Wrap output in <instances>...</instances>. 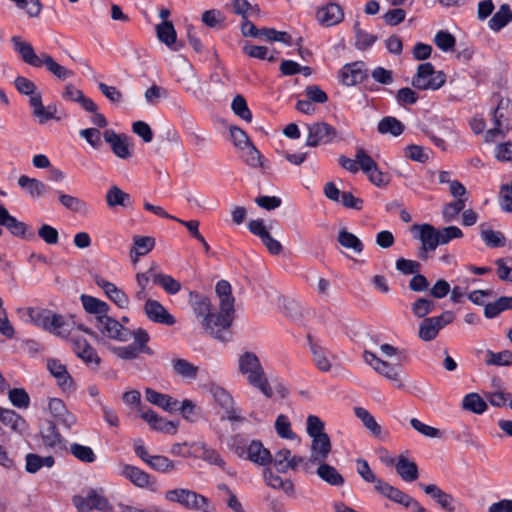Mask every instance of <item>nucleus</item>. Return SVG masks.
Wrapping results in <instances>:
<instances>
[{
	"instance_id": "1",
	"label": "nucleus",
	"mask_w": 512,
	"mask_h": 512,
	"mask_svg": "<svg viewBox=\"0 0 512 512\" xmlns=\"http://www.w3.org/2000/svg\"><path fill=\"white\" fill-rule=\"evenodd\" d=\"M238 368L241 374L247 376L249 385L258 389L267 398L273 396L264 368L255 353L247 351L241 354L238 359Z\"/></svg>"
},
{
	"instance_id": "2",
	"label": "nucleus",
	"mask_w": 512,
	"mask_h": 512,
	"mask_svg": "<svg viewBox=\"0 0 512 512\" xmlns=\"http://www.w3.org/2000/svg\"><path fill=\"white\" fill-rule=\"evenodd\" d=\"M14 84L19 93L30 95L29 103L33 109L32 114L38 119L40 124L55 118V113L57 110L56 107H45L43 105L41 93L36 92L37 87L34 82L26 77L18 76L16 77Z\"/></svg>"
},
{
	"instance_id": "3",
	"label": "nucleus",
	"mask_w": 512,
	"mask_h": 512,
	"mask_svg": "<svg viewBox=\"0 0 512 512\" xmlns=\"http://www.w3.org/2000/svg\"><path fill=\"white\" fill-rule=\"evenodd\" d=\"M492 120L494 127L485 134V141L494 142L498 137L504 138L512 129V101L509 98H500L497 107L493 110Z\"/></svg>"
},
{
	"instance_id": "4",
	"label": "nucleus",
	"mask_w": 512,
	"mask_h": 512,
	"mask_svg": "<svg viewBox=\"0 0 512 512\" xmlns=\"http://www.w3.org/2000/svg\"><path fill=\"white\" fill-rule=\"evenodd\" d=\"M234 311L211 312L207 318L201 320V325L206 333L213 338L226 342L231 337L230 327L234 320Z\"/></svg>"
},
{
	"instance_id": "5",
	"label": "nucleus",
	"mask_w": 512,
	"mask_h": 512,
	"mask_svg": "<svg viewBox=\"0 0 512 512\" xmlns=\"http://www.w3.org/2000/svg\"><path fill=\"white\" fill-rule=\"evenodd\" d=\"M165 499L180 504L189 510L210 512L209 500L207 497L189 489L176 488L166 491Z\"/></svg>"
},
{
	"instance_id": "6",
	"label": "nucleus",
	"mask_w": 512,
	"mask_h": 512,
	"mask_svg": "<svg viewBox=\"0 0 512 512\" xmlns=\"http://www.w3.org/2000/svg\"><path fill=\"white\" fill-rule=\"evenodd\" d=\"M446 82V75L442 71H435L430 62L418 66L411 84L418 90H438Z\"/></svg>"
},
{
	"instance_id": "7",
	"label": "nucleus",
	"mask_w": 512,
	"mask_h": 512,
	"mask_svg": "<svg viewBox=\"0 0 512 512\" xmlns=\"http://www.w3.org/2000/svg\"><path fill=\"white\" fill-rule=\"evenodd\" d=\"M338 138L335 127L327 122L319 121L307 125L306 146L318 147L333 143Z\"/></svg>"
},
{
	"instance_id": "8",
	"label": "nucleus",
	"mask_w": 512,
	"mask_h": 512,
	"mask_svg": "<svg viewBox=\"0 0 512 512\" xmlns=\"http://www.w3.org/2000/svg\"><path fill=\"white\" fill-rule=\"evenodd\" d=\"M454 318L455 316L451 311H444L439 316L424 318L419 324V338L425 342L434 340L439 331L452 323Z\"/></svg>"
},
{
	"instance_id": "9",
	"label": "nucleus",
	"mask_w": 512,
	"mask_h": 512,
	"mask_svg": "<svg viewBox=\"0 0 512 512\" xmlns=\"http://www.w3.org/2000/svg\"><path fill=\"white\" fill-rule=\"evenodd\" d=\"M410 231L415 238L421 241L422 247L418 256L425 260L427 252L434 251L439 245L438 229L431 224L425 223L412 225Z\"/></svg>"
},
{
	"instance_id": "10",
	"label": "nucleus",
	"mask_w": 512,
	"mask_h": 512,
	"mask_svg": "<svg viewBox=\"0 0 512 512\" xmlns=\"http://www.w3.org/2000/svg\"><path fill=\"white\" fill-rule=\"evenodd\" d=\"M72 502L79 512H90L93 509L99 511H108L112 509L109 501L103 495V490L90 489L87 495H76Z\"/></svg>"
},
{
	"instance_id": "11",
	"label": "nucleus",
	"mask_w": 512,
	"mask_h": 512,
	"mask_svg": "<svg viewBox=\"0 0 512 512\" xmlns=\"http://www.w3.org/2000/svg\"><path fill=\"white\" fill-rule=\"evenodd\" d=\"M99 332L107 338L126 342L132 337L131 330L124 327L121 322L110 317L108 314L94 322Z\"/></svg>"
},
{
	"instance_id": "12",
	"label": "nucleus",
	"mask_w": 512,
	"mask_h": 512,
	"mask_svg": "<svg viewBox=\"0 0 512 512\" xmlns=\"http://www.w3.org/2000/svg\"><path fill=\"white\" fill-rule=\"evenodd\" d=\"M363 358L364 361L370 365L377 373L384 376L389 381L396 383L398 388L403 387L399 373L400 365H393L387 361H384L370 351H364Z\"/></svg>"
},
{
	"instance_id": "13",
	"label": "nucleus",
	"mask_w": 512,
	"mask_h": 512,
	"mask_svg": "<svg viewBox=\"0 0 512 512\" xmlns=\"http://www.w3.org/2000/svg\"><path fill=\"white\" fill-rule=\"evenodd\" d=\"M11 43L14 51L25 64L34 68H41L42 53L37 54L31 43L18 35L11 37Z\"/></svg>"
},
{
	"instance_id": "14",
	"label": "nucleus",
	"mask_w": 512,
	"mask_h": 512,
	"mask_svg": "<svg viewBox=\"0 0 512 512\" xmlns=\"http://www.w3.org/2000/svg\"><path fill=\"white\" fill-rule=\"evenodd\" d=\"M248 229L252 234L260 238L263 245L272 255H278L281 253V243L271 236L270 232L265 227L263 220H251L248 223Z\"/></svg>"
},
{
	"instance_id": "15",
	"label": "nucleus",
	"mask_w": 512,
	"mask_h": 512,
	"mask_svg": "<svg viewBox=\"0 0 512 512\" xmlns=\"http://www.w3.org/2000/svg\"><path fill=\"white\" fill-rule=\"evenodd\" d=\"M0 225L5 227L12 235L21 238H32L34 233L24 222L10 215L8 210L0 204Z\"/></svg>"
},
{
	"instance_id": "16",
	"label": "nucleus",
	"mask_w": 512,
	"mask_h": 512,
	"mask_svg": "<svg viewBox=\"0 0 512 512\" xmlns=\"http://www.w3.org/2000/svg\"><path fill=\"white\" fill-rule=\"evenodd\" d=\"M144 312L147 318L155 323L171 326L176 322L174 316L159 301L154 299L146 300Z\"/></svg>"
},
{
	"instance_id": "17",
	"label": "nucleus",
	"mask_w": 512,
	"mask_h": 512,
	"mask_svg": "<svg viewBox=\"0 0 512 512\" xmlns=\"http://www.w3.org/2000/svg\"><path fill=\"white\" fill-rule=\"evenodd\" d=\"M93 278L95 284L101 288L105 295L119 308L125 309L129 306V298L123 290L119 289L115 284L99 275H94Z\"/></svg>"
},
{
	"instance_id": "18",
	"label": "nucleus",
	"mask_w": 512,
	"mask_h": 512,
	"mask_svg": "<svg viewBox=\"0 0 512 512\" xmlns=\"http://www.w3.org/2000/svg\"><path fill=\"white\" fill-rule=\"evenodd\" d=\"M104 140L110 145L112 152L120 159H128L132 156L129 148L128 137L108 129L103 133Z\"/></svg>"
},
{
	"instance_id": "19",
	"label": "nucleus",
	"mask_w": 512,
	"mask_h": 512,
	"mask_svg": "<svg viewBox=\"0 0 512 512\" xmlns=\"http://www.w3.org/2000/svg\"><path fill=\"white\" fill-rule=\"evenodd\" d=\"M40 436L42 443L49 449H62L65 447V441L60 434L56 424L52 420H47L40 427Z\"/></svg>"
},
{
	"instance_id": "20",
	"label": "nucleus",
	"mask_w": 512,
	"mask_h": 512,
	"mask_svg": "<svg viewBox=\"0 0 512 512\" xmlns=\"http://www.w3.org/2000/svg\"><path fill=\"white\" fill-rule=\"evenodd\" d=\"M316 18L321 25L331 27L343 20L344 12L340 5L330 2L317 10Z\"/></svg>"
},
{
	"instance_id": "21",
	"label": "nucleus",
	"mask_w": 512,
	"mask_h": 512,
	"mask_svg": "<svg viewBox=\"0 0 512 512\" xmlns=\"http://www.w3.org/2000/svg\"><path fill=\"white\" fill-rule=\"evenodd\" d=\"M332 449L331 440L328 434L311 438L310 458L308 462H324Z\"/></svg>"
},
{
	"instance_id": "22",
	"label": "nucleus",
	"mask_w": 512,
	"mask_h": 512,
	"mask_svg": "<svg viewBox=\"0 0 512 512\" xmlns=\"http://www.w3.org/2000/svg\"><path fill=\"white\" fill-rule=\"evenodd\" d=\"M48 409L57 422L67 429H70L77 421L75 415L67 410L64 402L59 398L50 399Z\"/></svg>"
},
{
	"instance_id": "23",
	"label": "nucleus",
	"mask_w": 512,
	"mask_h": 512,
	"mask_svg": "<svg viewBox=\"0 0 512 512\" xmlns=\"http://www.w3.org/2000/svg\"><path fill=\"white\" fill-rule=\"evenodd\" d=\"M365 64L362 61L353 62L343 66L340 72L341 82L346 86H353L366 78Z\"/></svg>"
},
{
	"instance_id": "24",
	"label": "nucleus",
	"mask_w": 512,
	"mask_h": 512,
	"mask_svg": "<svg viewBox=\"0 0 512 512\" xmlns=\"http://www.w3.org/2000/svg\"><path fill=\"white\" fill-rule=\"evenodd\" d=\"M375 490L382 496L406 508L409 507V504L413 499V497L385 481L377 482V485H375Z\"/></svg>"
},
{
	"instance_id": "25",
	"label": "nucleus",
	"mask_w": 512,
	"mask_h": 512,
	"mask_svg": "<svg viewBox=\"0 0 512 512\" xmlns=\"http://www.w3.org/2000/svg\"><path fill=\"white\" fill-rule=\"evenodd\" d=\"M0 421L19 435L27 433L29 429L27 421L14 410L0 407Z\"/></svg>"
},
{
	"instance_id": "26",
	"label": "nucleus",
	"mask_w": 512,
	"mask_h": 512,
	"mask_svg": "<svg viewBox=\"0 0 512 512\" xmlns=\"http://www.w3.org/2000/svg\"><path fill=\"white\" fill-rule=\"evenodd\" d=\"M47 368L63 390L73 388V379L67 371L66 365L62 364L59 360L49 359L47 361Z\"/></svg>"
},
{
	"instance_id": "27",
	"label": "nucleus",
	"mask_w": 512,
	"mask_h": 512,
	"mask_svg": "<svg viewBox=\"0 0 512 512\" xmlns=\"http://www.w3.org/2000/svg\"><path fill=\"white\" fill-rule=\"evenodd\" d=\"M145 396L148 402L162 408L167 412L171 413L178 411V401L168 394H163L151 388H146Z\"/></svg>"
},
{
	"instance_id": "28",
	"label": "nucleus",
	"mask_w": 512,
	"mask_h": 512,
	"mask_svg": "<svg viewBox=\"0 0 512 512\" xmlns=\"http://www.w3.org/2000/svg\"><path fill=\"white\" fill-rule=\"evenodd\" d=\"M423 491L437 501V503L445 510L454 512L455 507L453 506L454 498L451 494L444 492L435 484H419Z\"/></svg>"
},
{
	"instance_id": "29",
	"label": "nucleus",
	"mask_w": 512,
	"mask_h": 512,
	"mask_svg": "<svg viewBox=\"0 0 512 512\" xmlns=\"http://www.w3.org/2000/svg\"><path fill=\"white\" fill-rule=\"evenodd\" d=\"M395 469L397 474L405 482H413L418 479L419 471L417 464L409 460L403 454L399 455L395 463Z\"/></svg>"
},
{
	"instance_id": "30",
	"label": "nucleus",
	"mask_w": 512,
	"mask_h": 512,
	"mask_svg": "<svg viewBox=\"0 0 512 512\" xmlns=\"http://www.w3.org/2000/svg\"><path fill=\"white\" fill-rule=\"evenodd\" d=\"M246 459L262 466L272 463L270 451L264 448L263 444L257 440L251 441L248 445Z\"/></svg>"
},
{
	"instance_id": "31",
	"label": "nucleus",
	"mask_w": 512,
	"mask_h": 512,
	"mask_svg": "<svg viewBox=\"0 0 512 512\" xmlns=\"http://www.w3.org/2000/svg\"><path fill=\"white\" fill-rule=\"evenodd\" d=\"M18 185L22 189L26 190L32 198H41L49 191V186L44 182L36 178H30L26 175H21L18 178Z\"/></svg>"
},
{
	"instance_id": "32",
	"label": "nucleus",
	"mask_w": 512,
	"mask_h": 512,
	"mask_svg": "<svg viewBox=\"0 0 512 512\" xmlns=\"http://www.w3.org/2000/svg\"><path fill=\"white\" fill-rule=\"evenodd\" d=\"M189 303L193 309L196 317L201 321L204 318H207L208 315L212 312V304L210 299L202 294H199L195 291H191L189 293Z\"/></svg>"
},
{
	"instance_id": "33",
	"label": "nucleus",
	"mask_w": 512,
	"mask_h": 512,
	"mask_svg": "<svg viewBox=\"0 0 512 512\" xmlns=\"http://www.w3.org/2000/svg\"><path fill=\"white\" fill-rule=\"evenodd\" d=\"M158 40L174 51H178L176 44L177 33L171 21L165 20L156 26Z\"/></svg>"
},
{
	"instance_id": "34",
	"label": "nucleus",
	"mask_w": 512,
	"mask_h": 512,
	"mask_svg": "<svg viewBox=\"0 0 512 512\" xmlns=\"http://www.w3.org/2000/svg\"><path fill=\"white\" fill-rule=\"evenodd\" d=\"M216 295L219 298L221 311H234L235 298L232 295V288L228 281L220 280L215 286Z\"/></svg>"
},
{
	"instance_id": "35",
	"label": "nucleus",
	"mask_w": 512,
	"mask_h": 512,
	"mask_svg": "<svg viewBox=\"0 0 512 512\" xmlns=\"http://www.w3.org/2000/svg\"><path fill=\"white\" fill-rule=\"evenodd\" d=\"M80 299L85 311L89 314L95 315L94 322L108 314L110 310V307L106 302L93 296L83 294Z\"/></svg>"
},
{
	"instance_id": "36",
	"label": "nucleus",
	"mask_w": 512,
	"mask_h": 512,
	"mask_svg": "<svg viewBox=\"0 0 512 512\" xmlns=\"http://www.w3.org/2000/svg\"><path fill=\"white\" fill-rule=\"evenodd\" d=\"M120 474L140 488H144L149 484V474L136 466L125 464L122 466Z\"/></svg>"
},
{
	"instance_id": "37",
	"label": "nucleus",
	"mask_w": 512,
	"mask_h": 512,
	"mask_svg": "<svg viewBox=\"0 0 512 512\" xmlns=\"http://www.w3.org/2000/svg\"><path fill=\"white\" fill-rule=\"evenodd\" d=\"M55 464L53 456H40L35 453H28L25 456V470L30 474H35L41 468H51Z\"/></svg>"
},
{
	"instance_id": "38",
	"label": "nucleus",
	"mask_w": 512,
	"mask_h": 512,
	"mask_svg": "<svg viewBox=\"0 0 512 512\" xmlns=\"http://www.w3.org/2000/svg\"><path fill=\"white\" fill-rule=\"evenodd\" d=\"M133 242V246L130 249V255L134 262L138 261L139 256L149 253L155 246V239L149 236L136 235L133 237Z\"/></svg>"
},
{
	"instance_id": "39",
	"label": "nucleus",
	"mask_w": 512,
	"mask_h": 512,
	"mask_svg": "<svg viewBox=\"0 0 512 512\" xmlns=\"http://www.w3.org/2000/svg\"><path fill=\"white\" fill-rule=\"evenodd\" d=\"M43 66H45L51 74L60 80H66L74 76V72L72 70L60 65L52 58L51 55L45 52H42L41 67Z\"/></svg>"
},
{
	"instance_id": "40",
	"label": "nucleus",
	"mask_w": 512,
	"mask_h": 512,
	"mask_svg": "<svg viewBox=\"0 0 512 512\" xmlns=\"http://www.w3.org/2000/svg\"><path fill=\"white\" fill-rule=\"evenodd\" d=\"M106 203L110 208L116 206L130 207L132 205L131 196L120 189L118 186H111L106 193Z\"/></svg>"
},
{
	"instance_id": "41",
	"label": "nucleus",
	"mask_w": 512,
	"mask_h": 512,
	"mask_svg": "<svg viewBox=\"0 0 512 512\" xmlns=\"http://www.w3.org/2000/svg\"><path fill=\"white\" fill-rule=\"evenodd\" d=\"M317 468V475L326 483L332 486H341L344 484L343 476L337 471V469L324 462H319Z\"/></svg>"
},
{
	"instance_id": "42",
	"label": "nucleus",
	"mask_w": 512,
	"mask_h": 512,
	"mask_svg": "<svg viewBox=\"0 0 512 512\" xmlns=\"http://www.w3.org/2000/svg\"><path fill=\"white\" fill-rule=\"evenodd\" d=\"M57 194L60 204L66 209L79 214L88 213L89 207L84 200L61 191H57Z\"/></svg>"
},
{
	"instance_id": "43",
	"label": "nucleus",
	"mask_w": 512,
	"mask_h": 512,
	"mask_svg": "<svg viewBox=\"0 0 512 512\" xmlns=\"http://www.w3.org/2000/svg\"><path fill=\"white\" fill-rule=\"evenodd\" d=\"M266 484L274 489H281L287 495L294 493V484L290 479H282L280 476L275 475L270 469H265L263 473Z\"/></svg>"
},
{
	"instance_id": "44",
	"label": "nucleus",
	"mask_w": 512,
	"mask_h": 512,
	"mask_svg": "<svg viewBox=\"0 0 512 512\" xmlns=\"http://www.w3.org/2000/svg\"><path fill=\"white\" fill-rule=\"evenodd\" d=\"M510 21H512V11L508 4H503L500 6L499 10L491 17L488 25L491 30L498 32Z\"/></svg>"
},
{
	"instance_id": "45",
	"label": "nucleus",
	"mask_w": 512,
	"mask_h": 512,
	"mask_svg": "<svg viewBox=\"0 0 512 512\" xmlns=\"http://www.w3.org/2000/svg\"><path fill=\"white\" fill-rule=\"evenodd\" d=\"M337 241L343 248L352 250L356 254L362 253L364 249L362 241L346 229L339 231Z\"/></svg>"
},
{
	"instance_id": "46",
	"label": "nucleus",
	"mask_w": 512,
	"mask_h": 512,
	"mask_svg": "<svg viewBox=\"0 0 512 512\" xmlns=\"http://www.w3.org/2000/svg\"><path fill=\"white\" fill-rule=\"evenodd\" d=\"M47 331L60 337H68L71 333V325L62 315L52 312Z\"/></svg>"
},
{
	"instance_id": "47",
	"label": "nucleus",
	"mask_w": 512,
	"mask_h": 512,
	"mask_svg": "<svg viewBox=\"0 0 512 512\" xmlns=\"http://www.w3.org/2000/svg\"><path fill=\"white\" fill-rule=\"evenodd\" d=\"M354 413L373 436L379 437L381 435V426L377 423L373 415L367 409L363 407H355Z\"/></svg>"
},
{
	"instance_id": "48",
	"label": "nucleus",
	"mask_w": 512,
	"mask_h": 512,
	"mask_svg": "<svg viewBox=\"0 0 512 512\" xmlns=\"http://www.w3.org/2000/svg\"><path fill=\"white\" fill-rule=\"evenodd\" d=\"M404 125L395 117L387 116L382 118L377 126L380 134H391L393 136H399L404 131Z\"/></svg>"
},
{
	"instance_id": "49",
	"label": "nucleus",
	"mask_w": 512,
	"mask_h": 512,
	"mask_svg": "<svg viewBox=\"0 0 512 512\" xmlns=\"http://www.w3.org/2000/svg\"><path fill=\"white\" fill-rule=\"evenodd\" d=\"M512 309V296H503L493 303H488L484 307V315L486 318H494L505 310Z\"/></svg>"
},
{
	"instance_id": "50",
	"label": "nucleus",
	"mask_w": 512,
	"mask_h": 512,
	"mask_svg": "<svg viewBox=\"0 0 512 512\" xmlns=\"http://www.w3.org/2000/svg\"><path fill=\"white\" fill-rule=\"evenodd\" d=\"M154 284L161 286L166 293L170 295L177 294L181 289V284L171 275L157 273L152 275Z\"/></svg>"
},
{
	"instance_id": "51",
	"label": "nucleus",
	"mask_w": 512,
	"mask_h": 512,
	"mask_svg": "<svg viewBox=\"0 0 512 512\" xmlns=\"http://www.w3.org/2000/svg\"><path fill=\"white\" fill-rule=\"evenodd\" d=\"M172 368L174 373L182 378L195 379L197 377L198 367L185 359L172 360Z\"/></svg>"
},
{
	"instance_id": "52",
	"label": "nucleus",
	"mask_w": 512,
	"mask_h": 512,
	"mask_svg": "<svg viewBox=\"0 0 512 512\" xmlns=\"http://www.w3.org/2000/svg\"><path fill=\"white\" fill-rule=\"evenodd\" d=\"M462 408L475 414H483L487 409V403L478 393H469L463 398Z\"/></svg>"
},
{
	"instance_id": "53",
	"label": "nucleus",
	"mask_w": 512,
	"mask_h": 512,
	"mask_svg": "<svg viewBox=\"0 0 512 512\" xmlns=\"http://www.w3.org/2000/svg\"><path fill=\"white\" fill-rule=\"evenodd\" d=\"M353 30L355 33V47L359 50H366L377 41V36L361 29L358 21L355 22Z\"/></svg>"
},
{
	"instance_id": "54",
	"label": "nucleus",
	"mask_w": 512,
	"mask_h": 512,
	"mask_svg": "<svg viewBox=\"0 0 512 512\" xmlns=\"http://www.w3.org/2000/svg\"><path fill=\"white\" fill-rule=\"evenodd\" d=\"M52 311L39 307L28 308L27 316L29 321L38 327L47 330Z\"/></svg>"
},
{
	"instance_id": "55",
	"label": "nucleus",
	"mask_w": 512,
	"mask_h": 512,
	"mask_svg": "<svg viewBox=\"0 0 512 512\" xmlns=\"http://www.w3.org/2000/svg\"><path fill=\"white\" fill-rule=\"evenodd\" d=\"M200 456L204 461H206L210 464H213V465H217L222 470L226 471L227 473H229L231 475L234 474V472L227 469L225 461L223 460L221 455L215 449L203 444L201 446V455Z\"/></svg>"
},
{
	"instance_id": "56",
	"label": "nucleus",
	"mask_w": 512,
	"mask_h": 512,
	"mask_svg": "<svg viewBox=\"0 0 512 512\" xmlns=\"http://www.w3.org/2000/svg\"><path fill=\"white\" fill-rule=\"evenodd\" d=\"M70 453L79 461L84 463H93L96 455L93 449L79 443H72L69 448Z\"/></svg>"
},
{
	"instance_id": "57",
	"label": "nucleus",
	"mask_w": 512,
	"mask_h": 512,
	"mask_svg": "<svg viewBox=\"0 0 512 512\" xmlns=\"http://www.w3.org/2000/svg\"><path fill=\"white\" fill-rule=\"evenodd\" d=\"M486 356L485 362L487 365L509 366L512 364V352L509 350H503L501 352L487 350Z\"/></svg>"
},
{
	"instance_id": "58",
	"label": "nucleus",
	"mask_w": 512,
	"mask_h": 512,
	"mask_svg": "<svg viewBox=\"0 0 512 512\" xmlns=\"http://www.w3.org/2000/svg\"><path fill=\"white\" fill-rule=\"evenodd\" d=\"M270 42H282L287 45H292V37L284 31H277L274 28L260 29V37Z\"/></svg>"
},
{
	"instance_id": "59",
	"label": "nucleus",
	"mask_w": 512,
	"mask_h": 512,
	"mask_svg": "<svg viewBox=\"0 0 512 512\" xmlns=\"http://www.w3.org/2000/svg\"><path fill=\"white\" fill-rule=\"evenodd\" d=\"M231 109L241 119L251 122L252 120V113L250 109L248 108L247 102L245 98L242 95H236L231 104Z\"/></svg>"
},
{
	"instance_id": "60",
	"label": "nucleus",
	"mask_w": 512,
	"mask_h": 512,
	"mask_svg": "<svg viewBox=\"0 0 512 512\" xmlns=\"http://www.w3.org/2000/svg\"><path fill=\"white\" fill-rule=\"evenodd\" d=\"M210 391L214 400L222 409H229L234 405L232 396L224 388L218 385H211Z\"/></svg>"
},
{
	"instance_id": "61",
	"label": "nucleus",
	"mask_w": 512,
	"mask_h": 512,
	"mask_svg": "<svg viewBox=\"0 0 512 512\" xmlns=\"http://www.w3.org/2000/svg\"><path fill=\"white\" fill-rule=\"evenodd\" d=\"M148 465L161 473H168L175 469V463L166 456L154 455L149 459Z\"/></svg>"
},
{
	"instance_id": "62",
	"label": "nucleus",
	"mask_w": 512,
	"mask_h": 512,
	"mask_svg": "<svg viewBox=\"0 0 512 512\" xmlns=\"http://www.w3.org/2000/svg\"><path fill=\"white\" fill-rule=\"evenodd\" d=\"M131 333L134 338V342L132 344H136L137 348L140 350L141 353H145L148 355L154 354V351L147 345L150 337L146 330L138 328L134 331H131Z\"/></svg>"
},
{
	"instance_id": "63",
	"label": "nucleus",
	"mask_w": 512,
	"mask_h": 512,
	"mask_svg": "<svg viewBox=\"0 0 512 512\" xmlns=\"http://www.w3.org/2000/svg\"><path fill=\"white\" fill-rule=\"evenodd\" d=\"M324 422L316 415H309L306 419V432L310 438L327 434Z\"/></svg>"
},
{
	"instance_id": "64",
	"label": "nucleus",
	"mask_w": 512,
	"mask_h": 512,
	"mask_svg": "<svg viewBox=\"0 0 512 512\" xmlns=\"http://www.w3.org/2000/svg\"><path fill=\"white\" fill-rule=\"evenodd\" d=\"M8 397L12 405L20 409H26L30 404V397L22 388L11 389Z\"/></svg>"
}]
</instances>
